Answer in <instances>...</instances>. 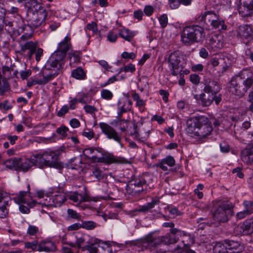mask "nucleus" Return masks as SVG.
<instances>
[{"label": "nucleus", "mask_w": 253, "mask_h": 253, "mask_svg": "<svg viewBox=\"0 0 253 253\" xmlns=\"http://www.w3.org/2000/svg\"><path fill=\"white\" fill-rule=\"evenodd\" d=\"M253 85V73L250 70L244 69L233 77L229 86L233 94L243 97Z\"/></svg>", "instance_id": "obj_1"}, {"label": "nucleus", "mask_w": 253, "mask_h": 253, "mask_svg": "<svg viewBox=\"0 0 253 253\" xmlns=\"http://www.w3.org/2000/svg\"><path fill=\"white\" fill-rule=\"evenodd\" d=\"M212 130L209 119L203 116L190 118L187 121L186 131L192 137L201 140L209 135Z\"/></svg>", "instance_id": "obj_2"}, {"label": "nucleus", "mask_w": 253, "mask_h": 253, "mask_svg": "<svg viewBox=\"0 0 253 253\" xmlns=\"http://www.w3.org/2000/svg\"><path fill=\"white\" fill-rule=\"evenodd\" d=\"M71 38L69 36H66L63 40L60 42L58 46L57 49L51 55L47 61V67L57 68L61 72V69L64 64V59L66 56L67 52L71 46Z\"/></svg>", "instance_id": "obj_3"}, {"label": "nucleus", "mask_w": 253, "mask_h": 253, "mask_svg": "<svg viewBox=\"0 0 253 253\" xmlns=\"http://www.w3.org/2000/svg\"><path fill=\"white\" fill-rule=\"evenodd\" d=\"M205 36L203 28L198 25L186 26L181 34V41L186 45H191L203 41Z\"/></svg>", "instance_id": "obj_4"}, {"label": "nucleus", "mask_w": 253, "mask_h": 253, "mask_svg": "<svg viewBox=\"0 0 253 253\" xmlns=\"http://www.w3.org/2000/svg\"><path fill=\"white\" fill-rule=\"evenodd\" d=\"M60 71L55 68L47 67V62L45 65V68L38 75L32 77L28 81L27 85L28 87H31L35 84L44 85L54 79Z\"/></svg>", "instance_id": "obj_5"}, {"label": "nucleus", "mask_w": 253, "mask_h": 253, "mask_svg": "<svg viewBox=\"0 0 253 253\" xmlns=\"http://www.w3.org/2000/svg\"><path fill=\"white\" fill-rule=\"evenodd\" d=\"M199 22H204L211 29L226 30V26L224 20L220 15L213 11H207L199 16L197 19Z\"/></svg>", "instance_id": "obj_6"}, {"label": "nucleus", "mask_w": 253, "mask_h": 253, "mask_svg": "<svg viewBox=\"0 0 253 253\" xmlns=\"http://www.w3.org/2000/svg\"><path fill=\"white\" fill-rule=\"evenodd\" d=\"M47 16L46 9L43 7H40L33 11L31 18L28 21V25L32 29L44 26Z\"/></svg>", "instance_id": "obj_7"}, {"label": "nucleus", "mask_w": 253, "mask_h": 253, "mask_svg": "<svg viewBox=\"0 0 253 253\" xmlns=\"http://www.w3.org/2000/svg\"><path fill=\"white\" fill-rule=\"evenodd\" d=\"M232 215V206L227 202L221 203L215 210L213 217L218 222H226L228 217Z\"/></svg>", "instance_id": "obj_8"}, {"label": "nucleus", "mask_w": 253, "mask_h": 253, "mask_svg": "<svg viewBox=\"0 0 253 253\" xmlns=\"http://www.w3.org/2000/svg\"><path fill=\"white\" fill-rule=\"evenodd\" d=\"M146 187L145 179L140 176L130 180L126 185V190L129 194L136 195L144 192Z\"/></svg>", "instance_id": "obj_9"}, {"label": "nucleus", "mask_w": 253, "mask_h": 253, "mask_svg": "<svg viewBox=\"0 0 253 253\" xmlns=\"http://www.w3.org/2000/svg\"><path fill=\"white\" fill-rule=\"evenodd\" d=\"M2 73L0 71V94L3 95L10 89L9 80L12 78L13 69L8 66L2 67Z\"/></svg>", "instance_id": "obj_10"}, {"label": "nucleus", "mask_w": 253, "mask_h": 253, "mask_svg": "<svg viewBox=\"0 0 253 253\" xmlns=\"http://www.w3.org/2000/svg\"><path fill=\"white\" fill-rule=\"evenodd\" d=\"M66 200L65 194L62 191H60L51 197L46 196L45 201H41L40 203L45 206L57 207H60Z\"/></svg>", "instance_id": "obj_11"}, {"label": "nucleus", "mask_w": 253, "mask_h": 253, "mask_svg": "<svg viewBox=\"0 0 253 253\" xmlns=\"http://www.w3.org/2000/svg\"><path fill=\"white\" fill-rule=\"evenodd\" d=\"M169 67L173 76L177 75L182 70L179 66L180 57L178 51L171 53L169 57Z\"/></svg>", "instance_id": "obj_12"}, {"label": "nucleus", "mask_w": 253, "mask_h": 253, "mask_svg": "<svg viewBox=\"0 0 253 253\" xmlns=\"http://www.w3.org/2000/svg\"><path fill=\"white\" fill-rule=\"evenodd\" d=\"M99 127L102 132L107 136V138L110 139H113L117 142L120 143L122 136L112 126L105 123H100Z\"/></svg>", "instance_id": "obj_13"}, {"label": "nucleus", "mask_w": 253, "mask_h": 253, "mask_svg": "<svg viewBox=\"0 0 253 253\" xmlns=\"http://www.w3.org/2000/svg\"><path fill=\"white\" fill-rule=\"evenodd\" d=\"M238 10L243 17L253 16V0H240Z\"/></svg>", "instance_id": "obj_14"}, {"label": "nucleus", "mask_w": 253, "mask_h": 253, "mask_svg": "<svg viewBox=\"0 0 253 253\" xmlns=\"http://www.w3.org/2000/svg\"><path fill=\"white\" fill-rule=\"evenodd\" d=\"M177 240L178 238L175 235L171 234H167L165 236H159L155 239H152V237L148 238L147 239L148 243L154 246H157L160 244H174L177 242Z\"/></svg>", "instance_id": "obj_15"}, {"label": "nucleus", "mask_w": 253, "mask_h": 253, "mask_svg": "<svg viewBox=\"0 0 253 253\" xmlns=\"http://www.w3.org/2000/svg\"><path fill=\"white\" fill-rule=\"evenodd\" d=\"M101 160H97L100 161L101 163H105L107 164H126L127 163V160L125 158L122 157H118L113 155L111 154H101Z\"/></svg>", "instance_id": "obj_16"}, {"label": "nucleus", "mask_w": 253, "mask_h": 253, "mask_svg": "<svg viewBox=\"0 0 253 253\" xmlns=\"http://www.w3.org/2000/svg\"><path fill=\"white\" fill-rule=\"evenodd\" d=\"M209 64L213 67H215L220 64L222 73L226 72L230 66L229 59L227 57L212 58L211 59Z\"/></svg>", "instance_id": "obj_17"}, {"label": "nucleus", "mask_w": 253, "mask_h": 253, "mask_svg": "<svg viewBox=\"0 0 253 253\" xmlns=\"http://www.w3.org/2000/svg\"><path fill=\"white\" fill-rule=\"evenodd\" d=\"M204 91L207 94H217L220 90L218 82L215 80H206L205 81Z\"/></svg>", "instance_id": "obj_18"}, {"label": "nucleus", "mask_w": 253, "mask_h": 253, "mask_svg": "<svg viewBox=\"0 0 253 253\" xmlns=\"http://www.w3.org/2000/svg\"><path fill=\"white\" fill-rule=\"evenodd\" d=\"M27 194V192L26 191H20L19 194L15 197L14 200L18 204L22 203L27 204L29 208H32L36 206L37 202L33 199H31L30 201H28L25 198Z\"/></svg>", "instance_id": "obj_19"}, {"label": "nucleus", "mask_w": 253, "mask_h": 253, "mask_svg": "<svg viewBox=\"0 0 253 253\" xmlns=\"http://www.w3.org/2000/svg\"><path fill=\"white\" fill-rule=\"evenodd\" d=\"M238 35L242 39H251L253 36V27L249 25L240 26Z\"/></svg>", "instance_id": "obj_20"}, {"label": "nucleus", "mask_w": 253, "mask_h": 253, "mask_svg": "<svg viewBox=\"0 0 253 253\" xmlns=\"http://www.w3.org/2000/svg\"><path fill=\"white\" fill-rule=\"evenodd\" d=\"M132 106V102L128 99L120 100L118 103V114L119 115L130 111Z\"/></svg>", "instance_id": "obj_21"}, {"label": "nucleus", "mask_w": 253, "mask_h": 253, "mask_svg": "<svg viewBox=\"0 0 253 253\" xmlns=\"http://www.w3.org/2000/svg\"><path fill=\"white\" fill-rule=\"evenodd\" d=\"M56 250L55 244L50 241H42L38 245V251L39 252H50Z\"/></svg>", "instance_id": "obj_22"}, {"label": "nucleus", "mask_w": 253, "mask_h": 253, "mask_svg": "<svg viewBox=\"0 0 253 253\" xmlns=\"http://www.w3.org/2000/svg\"><path fill=\"white\" fill-rule=\"evenodd\" d=\"M18 170L27 171L33 166L31 157L30 159L18 158Z\"/></svg>", "instance_id": "obj_23"}, {"label": "nucleus", "mask_w": 253, "mask_h": 253, "mask_svg": "<svg viewBox=\"0 0 253 253\" xmlns=\"http://www.w3.org/2000/svg\"><path fill=\"white\" fill-rule=\"evenodd\" d=\"M175 164V161L174 158L171 156H168L160 161L158 163L157 166L161 168L163 170L167 171L168 170V168L165 165L171 167L174 166Z\"/></svg>", "instance_id": "obj_24"}, {"label": "nucleus", "mask_w": 253, "mask_h": 253, "mask_svg": "<svg viewBox=\"0 0 253 253\" xmlns=\"http://www.w3.org/2000/svg\"><path fill=\"white\" fill-rule=\"evenodd\" d=\"M235 229L237 231L241 229L243 233L246 234L252 232L253 231V217L249 220H247L243 224L238 225Z\"/></svg>", "instance_id": "obj_25"}, {"label": "nucleus", "mask_w": 253, "mask_h": 253, "mask_svg": "<svg viewBox=\"0 0 253 253\" xmlns=\"http://www.w3.org/2000/svg\"><path fill=\"white\" fill-rule=\"evenodd\" d=\"M214 100V94L210 93L207 94L205 92L199 95V100L201 101V105L203 107L210 106Z\"/></svg>", "instance_id": "obj_26"}, {"label": "nucleus", "mask_w": 253, "mask_h": 253, "mask_svg": "<svg viewBox=\"0 0 253 253\" xmlns=\"http://www.w3.org/2000/svg\"><path fill=\"white\" fill-rule=\"evenodd\" d=\"M136 35V32L128 29L122 28L119 30V35L127 42H131Z\"/></svg>", "instance_id": "obj_27"}, {"label": "nucleus", "mask_w": 253, "mask_h": 253, "mask_svg": "<svg viewBox=\"0 0 253 253\" xmlns=\"http://www.w3.org/2000/svg\"><path fill=\"white\" fill-rule=\"evenodd\" d=\"M241 158L247 164H253V146L242 151Z\"/></svg>", "instance_id": "obj_28"}, {"label": "nucleus", "mask_w": 253, "mask_h": 253, "mask_svg": "<svg viewBox=\"0 0 253 253\" xmlns=\"http://www.w3.org/2000/svg\"><path fill=\"white\" fill-rule=\"evenodd\" d=\"M116 125L119 126L122 132L126 134L129 132V127L133 126V124L127 120L118 119L116 121Z\"/></svg>", "instance_id": "obj_29"}, {"label": "nucleus", "mask_w": 253, "mask_h": 253, "mask_svg": "<svg viewBox=\"0 0 253 253\" xmlns=\"http://www.w3.org/2000/svg\"><path fill=\"white\" fill-rule=\"evenodd\" d=\"M225 242L227 245L226 249L229 250H234L233 253H240L242 252L243 246L239 242L230 240L226 241Z\"/></svg>", "instance_id": "obj_30"}, {"label": "nucleus", "mask_w": 253, "mask_h": 253, "mask_svg": "<svg viewBox=\"0 0 253 253\" xmlns=\"http://www.w3.org/2000/svg\"><path fill=\"white\" fill-rule=\"evenodd\" d=\"M46 167H51L54 165V161L56 159L57 156L52 151H46L43 153Z\"/></svg>", "instance_id": "obj_31"}, {"label": "nucleus", "mask_w": 253, "mask_h": 253, "mask_svg": "<svg viewBox=\"0 0 253 253\" xmlns=\"http://www.w3.org/2000/svg\"><path fill=\"white\" fill-rule=\"evenodd\" d=\"M38 46V43L37 42H33L32 41H27L24 43H20V50L18 52L21 54H24V52L27 50H30L32 49H36Z\"/></svg>", "instance_id": "obj_32"}, {"label": "nucleus", "mask_w": 253, "mask_h": 253, "mask_svg": "<svg viewBox=\"0 0 253 253\" xmlns=\"http://www.w3.org/2000/svg\"><path fill=\"white\" fill-rule=\"evenodd\" d=\"M223 47V42L217 38H211L208 43V48L213 51H217Z\"/></svg>", "instance_id": "obj_33"}, {"label": "nucleus", "mask_w": 253, "mask_h": 253, "mask_svg": "<svg viewBox=\"0 0 253 253\" xmlns=\"http://www.w3.org/2000/svg\"><path fill=\"white\" fill-rule=\"evenodd\" d=\"M31 159L33 163V166H36L41 168L46 167V163L44 162L43 153L34 155L31 157Z\"/></svg>", "instance_id": "obj_34"}, {"label": "nucleus", "mask_w": 253, "mask_h": 253, "mask_svg": "<svg viewBox=\"0 0 253 253\" xmlns=\"http://www.w3.org/2000/svg\"><path fill=\"white\" fill-rule=\"evenodd\" d=\"M19 9L16 7H12L10 10V12L12 14H16L17 17V21L16 22L17 24V27L24 30L25 28V25L24 24V21L21 16L17 14Z\"/></svg>", "instance_id": "obj_35"}, {"label": "nucleus", "mask_w": 253, "mask_h": 253, "mask_svg": "<svg viewBox=\"0 0 253 253\" xmlns=\"http://www.w3.org/2000/svg\"><path fill=\"white\" fill-rule=\"evenodd\" d=\"M24 5L28 9L29 12L32 11V12L34 10H37V8L42 7L39 4L37 0H26Z\"/></svg>", "instance_id": "obj_36"}, {"label": "nucleus", "mask_w": 253, "mask_h": 253, "mask_svg": "<svg viewBox=\"0 0 253 253\" xmlns=\"http://www.w3.org/2000/svg\"><path fill=\"white\" fill-rule=\"evenodd\" d=\"M72 76L77 80H84L86 78V73L81 67H78L72 72Z\"/></svg>", "instance_id": "obj_37"}, {"label": "nucleus", "mask_w": 253, "mask_h": 253, "mask_svg": "<svg viewBox=\"0 0 253 253\" xmlns=\"http://www.w3.org/2000/svg\"><path fill=\"white\" fill-rule=\"evenodd\" d=\"M149 134V130H148L144 132H142L141 131L140 132H135L133 135L135 139L140 142H144L147 140Z\"/></svg>", "instance_id": "obj_38"}, {"label": "nucleus", "mask_w": 253, "mask_h": 253, "mask_svg": "<svg viewBox=\"0 0 253 253\" xmlns=\"http://www.w3.org/2000/svg\"><path fill=\"white\" fill-rule=\"evenodd\" d=\"M11 198L6 192L0 193V207H8Z\"/></svg>", "instance_id": "obj_39"}, {"label": "nucleus", "mask_w": 253, "mask_h": 253, "mask_svg": "<svg viewBox=\"0 0 253 253\" xmlns=\"http://www.w3.org/2000/svg\"><path fill=\"white\" fill-rule=\"evenodd\" d=\"M85 236L81 235L80 237H77L75 243L74 242H66L64 240L62 241V243L69 245L72 247H78L80 248L81 246L85 242Z\"/></svg>", "instance_id": "obj_40"}, {"label": "nucleus", "mask_w": 253, "mask_h": 253, "mask_svg": "<svg viewBox=\"0 0 253 253\" xmlns=\"http://www.w3.org/2000/svg\"><path fill=\"white\" fill-rule=\"evenodd\" d=\"M157 203V201L153 200L151 202L148 203L146 205L139 207L136 211L138 212H147L153 208L156 205Z\"/></svg>", "instance_id": "obj_41"}, {"label": "nucleus", "mask_w": 253, "mask_h": 253, "mask_svg": "<svg viewBox=\"0 0 253 253\" xmlns=\"http://www.w3.org/2000/svg\"><path fill=\"white\" fill-rule=\"evenodd\" d=\"M101 198L100 197H91L87 193L80 194V204L82 202H89L93 201L94 202H97L100 200Z\"/></svg>", "instance_id": "obj_42"}, {"label": "nucleus", "mask_w": 253, "mask_h": 253, "mask_svg": "<svg viewBox=\"0 0 253 253\" xmlns=\"http://www.w3.org/2000/svg\"><path fill=\"white\" fill-rule=\"evenodd\" d=\"M81 226L82 228L88 230H93L96 228L97 224L93 221H84L82 220Z\"/></svg>", "instance_id": "obj_43"}, {"label": "nucleus", "mask_w": 253, "mask_h": 253, "mask_svg": "<svg viewBox=\"0 0 253 253\" xmlns=\"http://www.w3.org/2000/svg\"><path fill=\"white\" fill-rule=\"evenodd\" d=\"M78 102L82 104L89 103L91 101V97L88 95L87 93H79L78 95Z\"/></svg>", "instance_id": "obj_44"}, {"label": "nucleus", "mask_w": 253, "mask_h": 253, "mask_svg": "<svg viewBox=\"0 0 253 253\" xmlns=\"http://www.w3.org/2000/svg\"><path fill=\"white\" fill-rule=\"evenodd\" d=\"M132 97L133 100L136 101V106L141 110V109L145 105V101L140 99V96L137 93H133L132 94Z\"/></svg>", "instance_id": "obj_45"}, {"label": "nucleus", "mask_w": 253, "mask_h": 253, "mask_svg": "<svg viewBox=\"0 0 253 253\" xmlns=\"http://www.w3.org/2000/svg\"><path fill=\"white\" fill-rule=\"evenodd\" d=\"M5 164L7 168L11 169H15L18 170V158H14L10 159L5 162Z\"/></svg>", "instance_id": "obj_46"}, {"label": "nucleus", "mask_w": 253, "mask_h": 253, "mask_svg": "<svg viewBox=\"0 0 253 253\" xmlns=\"http://www.w3.org/2000/svg\"><path fill=\"white\" fill-rule=\"evenodd\" d=\"M92 173V175L94 176L97 181H100L105 176L103 171L97 167H95L93 169Z\"/></svg>", "instance_id": "obj_47"}, {"label": "nucleus", "mask_w": 253, "mask_h": 253, "mask_svg": "<svg viewBox=\"0 0 253 253\" xmlns=\"http://www.w3.org/2000/svg\"><path fill=\"white\" fill-rule=\"evenodd\" d=\"M39 243L37 241H33L32 242H27L25 243L24 247L27 250H30L31 251H38Z\"/></svg>", "instance_id": "obj_48"}, {"label": "nucleus", "mask_w": 253, "mask_h": 253, "mask_svg": "<svg viewBox=\"0 0 253 253\" xmlns=\"http://www.w3.org/2000/svg\"><path fill=\"white\" fill-rule=\"evenodd\" d=\"M244 209L248 213L251 214L253 213V201H245L243 203Z\"/></svg>", "instance_id": "obj_49"}, {"label": "nucleus", "mask_w": 253, "mask_h": 253, "mask_svg": "<svg viewBox=\"0 0 253 253\" xmlns=\"http://www.w3.org/2000/svg\"><path fill=\"white\" fill-rule=\"evenodd\" d=\"M68 216L69 218L80 220L81 215L76 211L69 209L67 211Z\"/></svg>", "instance_id": "obj_50"}, {"label": "nucleus", "mask_w": 253, "mask_h": 253, "mask_svg": "<svg viewBox=\"0 0 253 253\" xmlns=\"http://www.w3.org/2000/svg\"><path fill=\"white\" fill-rule=\"evenodd\" d=\"M85 30L86 31L87 30L91 31L93 34L97 33L98 31V28L96 23L95 22H91L90 23H88L86 26Z\"/></svg>", "instance_id": "obj_51"}, {"label": "nucleus", "mask_w": 253, "mask_h": 253, "mask_svg": "<svg viewBox=\"0 0 253 253\" xmlns=\"http://www.w3.org/2000/svg\"><path fill=\"white\" fill-rule=\"evenodd\" d=\"M4 26H5V29L9 32L13 31L16 28H17V26L16 27H14L13 23L12 21H8L4 19ZM18 29H19L18 28Z\"/></svg>", "instance_id": "obj_52"}, {"label": "nucleus", "mask_w": 253, "mask_h": 253, "mask_svg": "<svg viewBox=\"0 0 253 253\" xmlns=\"http://www.w3.org/2000/svg\"><path fill=\"white\" fill-rule=\"evenodd\" d=\"M101 96L104 99L111 100L113 96V93L108 89H103L101 91Z\"/></svg>", "instance_id": "obj_53"}, {"label": "nucleus", "mask_w": 253, "mask_h": 253, "mask_svg": "<svg viewBox=\"0 0 253 253\" xmlns=\"http://www.w3.org/2000/svg\"><path fill=\"white\" fill-rule=\"evenodd\" d=\"M159 21L161 27L163 28H165L167 26L168 23V15L166 14H162L159 18Z\"/></svg>", "instance_id": "obj_54"}, {"label": "nucleus", "mask_w": 253, "mask_h": 253, "mask_svg": "<svg viewBox=\"0 0 253 253\" xmlns=\"http://www.w3.org/2000/svg\"><path fill=\"white\" fill-rule=\"evenodd\" d=\"M69 198L77 204H80V193L78 192L71 193L68 195Z\"/></svg>", "instance_id": "obj_55"}, {"label": "nucleus", "mask_w": 253, "mask_h": 253, "mask_svg": "<svg viewBox=\"0 0 253 253\" xmlns=\"http://www.w3.org/2000/svg\"><path fill=\"white\" fill-rule=\"evenodd\" d=\"M168 4L171 9H176L178 8L180 5V0H168Z\"/></svg>", "instance_id": "obj_56"}, {"label": "nucleus", "mask_w": 253, "mask_h": 253, "mask_svg": "<svg viewBox=\"0 0 253 253\" xmlns=\"http://www.w3.org/2000/svg\"><path fill=\"white\" fill-rule=\"evenodd\" d=\"M93 153H99V151L93 148L85 149L83 151L84 155L90 159H91Z\"/></svg>", "instance_id": "obj_57"}, {"label": "nucleus", "mask_w": 253, "mask_h": 253, "mask_svg": "<svg viewBox=\"0 0 253 253\" xmlns=\"http://www.w3.org/2000/svg\"><path fill=\"white\" fill-rule=\"evenodd\" d=\"M118 39V35L112 31L108 32L107 36V40L111 42H115Z\"/></svg>", "instance_id": "obj_58"}, {"label": "nucleus", "mask_w": 253, "mask_h": 253, "mask_svg": "<svg viewBox=\"0 0 253 253\" xmlns=\"http://www.w3.org/2000/svg\"><path fill=\"white\" fill-rule=\"evenodd\" d=\"M39 231V228L38 227L35 225H29L27 233L30 236H34L36 235Z\"/></svg>", "instance_id": "obj_59"}, {"label": "nucleus", "mask_w": 253, "mask_h": 253, "mask_svg": "<svg viewBox=\"0 0 253 253\" xmlns=\"http://www.w3.org/2000/svg\"><path fill=\"white\" fill-rule=\"evenodd\" d=\"M85 112L90 114H94L97 111V109L94 106L90 105H85L84 107Z\"/></svg>", "instance_id": "obj_60"}, {"label": "nucleus", "mask_w": 253, "mask_h": 253, "mask_svg": "<svg viewBox=\"0 0 253 253\" xmlns=\"http://www.w3.org/2000/svg\"><path fill=\"white\" fill-rule=\"evenodd\" d=\"M118 76V75H114L113 76V77H112L111 78H109L107 81V82H106L105 83H103V84H102L100 86L102 87H105L106 86H107L109 84H113L114 83V82H116L118 81V79L117 78V77Z\"/></svg>", "instance_id": "obj_61"}, {"label": "nucleus", "mask_w": 253, "mask_h": 253, "mask_svg": "<svg viewBox=\"0 0 253 253\" xmlns=\"http://www.w3.org/2000/svg\"><path fill=\"white\" fill-rule=\"evenodd\" d=\"M82 228L81 223H75L67 227V230L68 231H77Z\"/></svg>", "instance_id": "obj_62"}, {"label": "nucleus", "mask_w": 253, "mask_h": 253, "mask_svg": "<svg viewBox=\"0 0 253 253\" xmlns=\"http://www.w3.org/2000/svg\"><path fill=\"white\" fill-rule=\"evenodd\" d=\"M68 130V128L67 127L65 126H61L56 129V132L65 137L67 135V131Z\"/></svg>", "instance_id": "obj_63"}, {"label": "nucleus", "mask_w": 253, "mask_h": 253, "mask_svg": "<svg viewBox=\"0 0 253 253\" xmlns=\"http://www.w3.org/2000/svg\"><path fill=\"white\" fill-rule=\"evenodd\" d=\"M190 80L193 84L197 85L200 83V78L197 74H191L190 76Z\"/></svg>", "instance_id": "obj_64"}]
</instances>
